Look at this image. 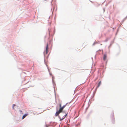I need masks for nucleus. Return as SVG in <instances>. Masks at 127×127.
<instances>
[{"instance_id": "1", "label": "nucleus", "mask_w": 127, "mask_h": 127, "mask_svg": "<svg viewBox=\"0 0 127 127\" xmlns=\"http://www.w3.org/2000/svg\"><path fill=\"white\" fill-rule=\"evenodd\" d=\"M67 103H66L62 107L60 108L59 110H58V109L57 108L56 110L57 111L55 114V116H58L60 113L62 112L63 109L67 105Z\"/></svg>"}, {"instance_id": "2", "label": "nucleus", "mask_w": 127, "mask_h": 127, "mask_svg": "<svg viewBox=\"0 0 127 127\" xmlns=\"http://www.w3.org/2000/svg\"><path fill=\"white\" fill-rule=\"evenodd\" d=\"M48 45L47 44L46 47V51H44V54H47L48 53Z\"/></svg>"}, {"instance_id": "3", "label": "nucleus", "mask_w": 127, "mask_h": 127, "mask_svg": "<svg viewBox=\"0 0 127 127\" xmlns=\"http://www.w3.org/2000/svg\"><path fill=\"white\" fill-rule=\"evenodd\" d=\"M107 58V55L106 54H105L104 55L103 57V60L104 61H106Z\"/></svg>"}, {"instance_id": "4", "label": "nucleus", "mask_w": 127, "mask_h": 127, "mask_svg": "<svg viewBox=\"0 0 127 127\" xmlns=\"http://www.w3.org/2000/svg\"><path fill=\"white\" fill-rule=\"evenodd\" d=\"M28 115V114H26L24 115L22 117V119H24L26 116Z\"/></svg>"}, {"instance_id": "5", "label": "nucleus", "mask_w": 127, "mask_h": 127, "mask_svg": "<svg viewBox=\"0 0 127 127\" xmlns=\"http://www.w3.org/2000/svg\"><path fill=\"white\" fill-rule=\"evenodd\" d=\"M67 113L64 116V117L62 118H60V121H61L63 120L65 117L66 116H67Z\"/></svg>"}, {"instance_id": "6", "label": "nucleus", "mask_w": 127, "mask_h": 127, "mask_svg": "<svg viewBox=\"0 0 127 127\" xmlns=\"http://www.w3.org/2000/svg\"><path fill=\"white\" fill-rule=\"evenodd\" d=\"M101 84V81H100L98 83V85L97 86V87H99L100 86V85Z\"/></svg>"}, {"instance_id": "7", "label": "nucleus", "mask_w": 127, "mask_h": 127, "mask_svg": "<svg viewBox=\"0 0 127 127\" xmlns=\"http://www.w3.org/2000/svg\"><path fill=\"white\" fill-rule=\"evenodd\" d=\"M16 105L15 104H13V107H12V108H13V109H14V107Z\"/></svg>"}, {"instance_id": "8", "label": "nucleus", "mask_w": 127, "mask_h": 127, "mask_svg": "<svg viewBox=\"0 0 127 127\" xmlns=\"http://www.w3.org/2000/svg\"><path fill=\"white\" fill-rule=\"evenodd\" d=\"M59 106H60V108H61V107H62L61 106V103H60L59 104Z\"/></svg>"}, {"instance_id": "9", "label": "nucleus", "mask_w": 127, "mask_h": 127, "mask_svg": "<svg viewBox=\"0 0 127 127\" xmlns=\"http://www.w3.org/2000/svg\"><path fill=\"white\" fill-rule=\"evenodd\" d=\"M20 112H21L22 111H20Z\"/></svg>"}]
</instances>
